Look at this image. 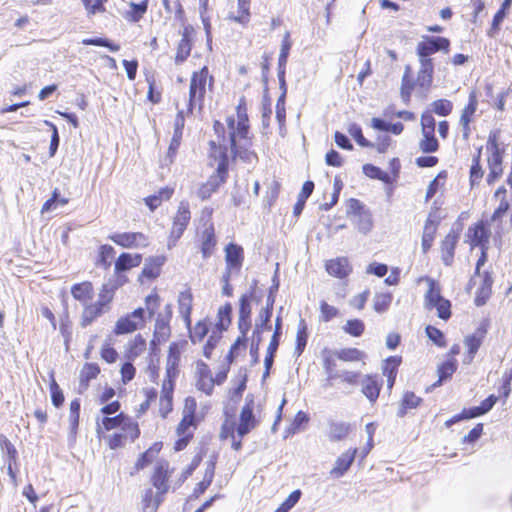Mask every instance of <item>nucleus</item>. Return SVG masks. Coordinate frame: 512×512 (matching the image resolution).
I'll list each match as a JSON object with an SVG mask.
<instances>
[{"label":"nucleus","instance_id":"39448f33","mask_svg":"<svg viewBox=\"0 0 512 512\" xmlns=\"http://www.w3.org/2000/svg\"><path fill=\"white\" fill-rule=\"evenodd\" d=\"M213 78L209 75L207 67H203L200 71L194 72L190 80L189 100L187 103V113L191 112L194 107H201L207 89L212 87Z\"/></svg>","mask_w":512,"mask_h":512},{"label":"nucleus","instance_id":"a211bd4d","mask_svg":"<svg viewBox=\"0 0 512 512\" xmlns=\"http://www.w3.org/2000/svg\"><path fill=\"white\" fill-rule=\"evenodd\" d=\"M357 449L347 450L343 452L335 461L333 468L330 471V475L333 478L342 477L350 468L354 462Z\"/></svg>","mask_w":512,"mask_h":512},{"label":"nucleus","instance_id":"412c9836","mask_svg":"<svg viewBox=\"0 0 512 512\" xmlns=\"http://www.w3.org/2000/svg\"><path fill=\"white\" fill-rule=\"evenodd\" d=\"M420 280L425 281L428 286V290L424 296V307L428 310H432L433 304L440 300H444L445 298L442 297L440 286L435 280L429 277H423Z\"/></svg>","mask_w":512,"mask_h":512},{"label":"nucleus","instance_id":"ea45409f","mask_svg":"<svg viewBox=\"0 0 512 512\" xmlns=\"http://www.w3.org/2000/svg\"><path fill=\"white\" fill-rule=\"evenodd\" d=\"M162 449V443L156 442L149 449H147L136 462L137 469H143L148 464L152 463L158 456Z\"/></svg>","mask_w":512,"mask_h":512},{"label":"nucleus","instance_id":"3c124183","mask_svg":"<svg viewBox=\"0 0 512 512\" xmlns=\"http://www.w3.org/2000/svg\"><path fill=\"white\" fill-rule=\"evenodd\" d=\"M423 138L419 142V148L424 153H433L438 150L439 144L434 133H422Z\"/></svg>","mask_w":512,"mask_h":512},{"label":"nucleus","instance_id":"338daca9","mask_svg":"<svg viewBox=\"0 0 512 512\" xmlns=\"http://www.w3.org/2000/svg\"><path fill=\"white\" fill-rule=\"evenodd\" d=\"M301 497V491H293L287 499L274 512H288L292 509Z\"/></svg>","mask_w":512,"mask_h":512},{"label":"nucleus","instance_id":"f704fd0d","mask_svg":"<svg viewBox=\"0 0 512 512\" xmlns=\"http://www.w3.org/2000/svg\"><path fill=\"white\" fill-rule=\"evenodd\" d=\"M437 228V221L433 220L431 215L426 220L424 231L422 235V251L426 253L430 247L432 246V242L434 240L435 232Z\"/></svg>","mask_w":512,"mask_h":512},{"label":"nucleus","instance_id":"f8f14e48","mask_svg":"<svg viewBox=\"0 0 512 512\" xmlns=\"http://www.w3.org/2000/svg\"><path fill=\"white\" fill-rule=\"evenodd\" d=\"M196 387L207 395L212 394L214 389V377L206 363L199 360L195 368Z\"/></svg>","mask_w":512,"mask_h":512},{"label":"nucleus","instance_id":"423d86ee","mask_svg":"<svg viewBox=\"0 0 512 512\" xmlns=\"http://www.w3.org/2000/svg\"><path fill=\"white\" fill-rule=\"evenodd\" d=\"M190 218L191 212L189 203L183 200L179 203L177 212L173 218V224L167 243L169 249L173 248L179 238L183 235L186 227L189 224Z\"/></svg>","mask_w":512,"mask_h":512},{"label":"nucleus","instance_id":"f257e3e1","mask_svg":"<svg viewBox=\"0 0 512 512\" xmlns=\"http://www.w3.org/2000/svg\"><path fill=\"white\" fill-rule=\"evenodd\" d=\"M214 131L217 134V142H210L208 154L209 164L216 167V174L210 176L206 183L198 189L197 195L202 200L208 199L227 177L228 146L234 157L252 162L256 155L250 151L251 139L249 137V125L246 108L240 103L237 107L236 116L227 118V131L222 123H214Z\"/></svg>","mask_w":512,"mask_h":512},{"label":"nucleus","instance_id":"052dcab7","mask_svg":"<svg viewBox=\"0 0 512 512\" xmlns=\"http://www.w3.org/2000/svg\"><path fill=\"white\" fill-rule=\"evenodd\" d=\"M221 333L222 332L217 331L216 329H212L211 330L209 338H208L206 344L203 347V355L206 358H210L211 357L213 349L215 348V346L217 345L218 341L221 338Z\"/></svg>","mask_w":512,"mask_h":512},{"label":"nucleus","instance_id":"774afa93","mask_svg":"<svg viewBox=\"0 0 512 512\" xmlns=\"http://www.w3.org/2000/svg\"><path fill=\"white\" fill-rule=\"evenodd\" d=\"M100 354L101 358L109 364L115 363L118 359L117 351L111 347V344L108 341L102 345Z\"/></svg>","mask_w":512,"mask_h":512},{"label":"nucleus","instance_id":"dca6fc26","mask_svg":"<svg viewBox=\"0 0 512 512\" xmlns=\"http://www.w3.org/2000/svg\"><path fill=\"white\" fill-rule=\"evenodd\" d=\"M173 391L174 382L170 380H163L159 399V413L163 418H166L173 409Z\"/></svg>","mask_w":512,"mask_h":512},{"label":"nucleus","instance_id":"ddd939ff","mask_svg":"<svg viewBox=\"0 0 512 512\" xmlns=\"http://www.w3.org/2000/svg\"><path fill=\"white\" fill-rule=\"evenodd\" d=\"M170 474L171 471L169 462L166 460L159 461L154 469L152 483L161 495H164L168 491L169 486L167 481L170 477Z\"/></svg>","mask_w":512,"mask_h":512},{"label":"nucleus","instance_id":"c03bdc74","mask_svg":"<svg viewBox=\"0 0 512 512\" xmlns=\"http://www.w3.org/2000/svg\"><path fill=\"white\" fill-rule=\"evenodd\" d=\"M456 369H457V361L455 359H450V360L442 363L437 369L439 380L434 384V386L441 385V383L444 380L450 378L453 375V373L456 371Z\"/></svg>","mask_w":512,"mask_h":512},{"label":"nucleus","instance_id":"49530a36","mask_svg":"<svg viewBox=\"0 0 512 512\" xmlns=\"http://www.w3.org/2000/svg\"><path fill=\"white\" fill-rule=\"evenodd\" d=\"M435 52L436 48L431 38H427L417 46V54L420 62L432 61L429 56Z\"/></svg>","mask_w":512,"mask_h":512},{"label":"nucleus","instance_id":"6e6d98bb","mask_svg":"<svg viewBox=\"0 0 512 512\" xmlns=\"http://www.w3.org/2000/svg\"><path fill=\"white\" fill-rule=\"evenodd\" d=\"M446 178H447V175H446V172H444V171L440 172L434 178V180L430 183V185L427 189V193H426L427 200L432 198L436 194L437 191L443 189V187L445 185Z\"/></svg>","mask_w":512,"mask_h":512},{"label":"nucleus","instance_id":"9d476101","mask_svg":"<svg viewBox=\"0 0 512 512\" xmlns=\"http://www.w3.org/2000/svg\"><path fill=\"white\" fill-rule=\"evenodd\" d=\"M198 238L203 258H208L213 254L217 244L214 225L210 220L203 223L198 232Z\"/></svg>","mask_w":512,"mask_h":512},{"label":"nucleus","instance_id":"c9c22d12","mask_svg":"<svg viewBox=\"0 0 512 512\" xmlns=\"http://www.w3.org/2000/svg\"><path fill=\"white\" fill-rule=\"evenodd\" d=\"M212 329H215L212 322L206 319L198 321L193 329H190L191 341L193 343L201 342L208 333H211Z\"/></svg>","mask_w":512,"mask_h":512},{"label":"nucleus","instance_id":"b1692460","mask_svg":"<svg viewBox=\"0 0 512 512\" xmlns=\"http://www.w3.org/2000/svg\"><path fill=\"white\" fill-rule=\"evenodd\" d=\"M494 200L497 203V206L491 216V222L493 223L501 219L509 209L510 203L507 199L506 189L499 187L494 193Z\"/></svg>","mask_w":512,"mask_h":512},{"label":"nucleus","instance_id":"a19ab883","mask_svg":"<svg viewBox=\"0 0 512 512\" xmlns=\"http://www.w3.org/2000/svg\"><path fill=\"white\" fill-rule=\"evenodd\" d=\"M362 392L371 402H375L378 398L380 387L372 376H365L363 378Z\"/></svg>","mask_w":512,"mask_h":512},{"label":"nucleus","instance_id":"4468645a","mask_svg":"<svg viewBox=\"0 0 512 512\" xmlns=\"http://www.w3.org/2000/svg\"><path fill=\"white\" fill-rule=\"evenodd\" d=\"M251 323L249 318H240L238 319V329L241 335L236 339L235 343L231 346L229 354L227 355V360L229 363L233 361L237 355L244 351L246 348V335L250 329Z\"/></svg>","mask_w":512,"mask_h":512},{"label":"nucleus","instance_id":"58836bf2","mask_svg":"<svg viewBox=\"0 0 512 512\" xmlns=\"http://www.w3.org/2000/svg\"><path fill=\"white\" fill-rule=\"evenodd\" d=\"M230 18L240 24H247L250 20V0H237V11L232 12Z\"/></svg>","mask_w":512,"mask_h":512},{"label":"nucleus","instance_id":"7ed1b4c3","mask_svg":"<svg viewBox=\"0 0 512 512\" xmlns=\"http://www.w3.org/2000/svg\"><path fill=\"white\" fill-rule=\"evenodd\" d=\"M115 288L110 284H104L95 302L86 303L81 315L80 324L86 327L92 324L98 317L110 310L113 301Z\"/></svg>","mask_w":512,"mask_h":512},{"label":"nucleus","instance_id":"f3484780","mask_svg":"<svg viewBox=\"0 0 512 512\" xmlns=\"http://www.w3.org/2000/svg\"><path fill=\"white\" fill-rule=\"evenodd\" d=\"M478 100L476 93L473 91L469 95L468 105L463 109L460 117V125L463 128V137L467 139L470 135V123L473 120L474 114L477 110Z\"/></svg>","mask_w":512,"mask_h":512},{"label":"nucleus","instance_id":"6ab92c4d","mask_svg":"<svg viewBox=\"0 0 512 512\" xmlns=\"http://www.w3.org/2000/svg\"><path fill=\"white\" fill-rule=\"evenodd\" d=\"M326 271L329 275L337 278H345L351 271V265L346 257H337L330 259L325 264Z\"/></svg>","mask_w":512,"mask_h":512},{"label":"nucleus","instance_id":"de8ad7c7","mask_svg":"<svg viewBox=\"0 0 512 512\" xmlns=\"http://www.w3.org/2000/svg\"><path fill=\"white\" fill-rule=\"evenodd\" d=\"M392 302L391 293H376L373 298V308L377 313H384Z\"/></svg>","mask_w":512,"mask_h":512},{"label":"nucleus","instance_id":"bf43d9fd","mask_svg":"<svg viewBox=\"0 0 512 512\" xmlns=\"http://www.w3.org/2000/svg\"><path fill=\"white\" fill-rule=\"evenodd\" d=\"M363 173L370 178L379 179L384 182H388L390 179L386 172H383L381 169L372 164H365L363 166Z\"/></svg>","mask_w":512,"mask_h":512},{"label":"nucleus","instance_id":"a18cd8bd","mask_svg":"<svg viewBox=\"0 0 512 512\" xmlns=\"http://www.w3.org/2000/svg\"><path fill=\"white\" fill-rule=\"evenodd\" d=\"M481 338L477 337L476 335H470L465 338L464 344L467 348V355L464 358V363L469 364L474 358V355L478 351L480 345H481Z\"/></svg>","mask_w":512,"mask_h":512},{"label":"nucleus","instance_id":"20e7f679","mask_svg":"<svg viewBox=\"0 0 512 512\" xmlns=\"http://www.w3.org/2000/svg\"><path fill=\"white\" fill-rule=\"evenodd\" d=\"M96 430L98 434L104 433L106 431L120 429L121 431H126L128 435H130V440L134 441L138 438L140 434V430L138 424L132 420L130 417L124 415L123 413L117 414L115 416H97L96 417Z\"/></svg>","mask_w":512,"mask_h":512},{"label":"nucleus","instance_id":"8fccbe9b","mask_svg":"<svg viewBox=\"0 0 512 512\" xmlns=\"http://www.w3.org/2000/svg\"><path fill=\"white\" fill-rule=\"evenodd\" d=\"M163 495L159 494L157 491L156 495H154V492L152 489L146 490L142 502L143 506L146 509H151V512H156L158 506L162 502Z\"/></svg>","mask_w":512,"mask_h":512},{"label":"nucleus","instance_id":"c756f323","mask_svg":"<svg viewBox=\"0 0 512 512\" xmlns=\"http://www.w3.org/2000/svg\"><path fill=\"white\" fill-rule=\"evenodd\" d=\"M141 260L140 254L122 253L115 262V272L119 273L137 267Z\"/></svg>","mask_w":512,"mask_h":512},{"label":"nucleus","instance_id":"5fc2aeb1","mask_svg":"<svg viewBox=\"0 0 512 512\" xmlns=\"http://www.w3.org/2000/svg\"><path fill=\"white\" fill-rule=\"evenodd\" d=\"M50 393L53 405L57 408L60 407L64 402V395L54 378L53 372L50 373Z\"/></svg>","mask_w":512,"mask_h":512},{"label":"nucleus","instance_id":"6e6552de","mask_svg":"<svg viewBox=\"0 0 512 512\" xmlns=\"http://www.w3.org/2000/svg\"><path fill=\"white\" fill-rule=\"evenodd\" d=\"M144 312L143 308H137L133 312L120 317L115 323L114 333L116 335H124L144 328Z\"/></svg>","mask_w":512,"mask_h":512},{"label":"nucleus","instance_id":"603ef678","mask_svg":"<svg viewBox=\"0 0 512 512\" xmlns=\"http://www.w3.org/2000/svg\"><path fill=\"white\" fill-rule=\"evenodd\" d=\"M307 327L304 320H301L298 325L296 336L295 354L300 356L307 343Z\"/></svg>","mask_w":512,"mask_h":512},{"label":"nucleus","instance_id":"5701e85b","mask_svg":"<svg viewBox=\"0 0 512 512\" xmlns=\"http://www.w3.org/2000/svg\"><path fill=\"white\" fill-rule=\"evenodd\" d=\"M350 430V424L346 422L331 421L327 425L326 436L329 441L338 442L345 439Z\"/></svg>","mask_w":512,"mask_h":512},{"label":"nucleus","instance_id":"09e8293b","mask_svg":"<svg viewBox=\"0 0 512 512\" xmlns=\"http://www.w3.org/2000/svg\"><path fill=\"white\" fill-rule=\"evenodd\" d=\"M497 397L495 395H490L487 399H485L480 406L472 407L469 410V416L472 418L478 417L490 411L493 406L497 402Z\"/></svg>","mask_w":512,"mask_h":512},{"label":"nucleus","instance_id":"13d9d810","mask_svg":"<svg viewBox=\"0 0 512 512\" xmlns=\"http://www.w3.org/2000/svg\"><path fill=\"white\" fill-rule=\"evenodd\" d=\"M130 440V435L126 431L114 433L108 437V445L111 449H117L123 447L127 440Z\"/></svg>","mask_w":512,"mask_h":512},{"label":"nucleus","instance_id":"a878e982","mask_svg":"<svg viewBox=\"0 0 512 512\" xmlns=\"http://www.w3.org/2000/svg\"><path fill=\"white\" fill-rule=\"evenodd\" d=\"M458 234L454 231L449 232L441 243L442 260L449 265L454 256V249L458 242Z\"/></svg>","mask_w":512,"mask_h":512},{"label":"nucleus","instance_id":"4c0bfd02","mask_svg":"<svg viewBox=\"0 0 512 512\" xmlns=\"http://www.w3.org/2000/svg\"><path fill=\"white\" fill-rule=\"evenodd\" d=\"M231 311L232 307L230 304H225L218 309L217 319L215 323H212L217 331L223 332L227 330L231 323Z\"/></svg>","mask_w":512,"mask_h":512},{"label":"nucleus","instance_id":"e433bc0d","mask_svg":"<svg viewBox=\"0 0 512 512\" xmlns=\"http://www.w3.org/2000/svg\"><path fill=\"white\" fill-rule=\"evenodd\" d=\"M432 61L420 62V69L417 75V83L423 88H429L433 79Z\"/></svg>","mask_w":512,"mask_h":512},{"label":"nucleus","instance_id":"4d7b16f0","mask_svg":"<svg viewBox=\"0 0 512 512\" xmlns=\"http://www.w3.org/2000/svg\"><path fill=\"white\" fill-rule=\"evenodd\" d=\"M364 328V323L359 319L348 320L343 326V330L354 337L361 336L364 332Z\"/></svg>","mask_w":512,"mask_h":512},{"label":"nucleus","instance_id":"473e14b6","mask_svg":"<svg viewBox=\"0 0 512 512\" xmlns=\"http://www.w3.org/2000/svg\"><path fill=\"white\" fill-rule=\"evenodd\" d=\"M130 10L123 14V17L129 22L140 21L148 9V0H143L141 3H129Z\"/></svg>","mask_w":512,"mask_h":512},{"label":"nucleus","instance_id":"bb28decb","mask_svg":"<svg viewBox=\"0 0 512 512\" xmlns=\"http://www.w3.org/2000/svg\"><path fill=\"white\" fill-rule=\"evenodd\" d=\"M191 33H192V30L190 28H188V27L184 28L182 38H181L180 42L178 43L176 57H175V62L177 64H181L182 62H184L190 54L191 47H192Z\"/></svg>","mask_w":512,"mask_h":512},{"label":"nucleus","instance_id":"4be33fe9","mask_svg":"<svg viewBox=\"0 0 512 512\" xmlns=\"http://www.w3.org/2000/svg\"><path fill=\"white\" fill-rule=\"evenodd\" d=\"M165 262L166 257L164 255L147 258L142 269L141 277H146L148 279L157 278L160 275L161 268Z\"/></svg>","mask_w":512,"mask_h":512},{"label":"nucleus","instance_id":"680f3d73","mask_svg":"<svg viewBox=\"0 0 512 512\" xmlns=\"http://www.w3.org/2000/svg\"><path fill=\"white\" fill-rule=\"evenodd\" d=\"M363 356V352L356 348L343 349L337 353V357L339 359L349 362L360 361L362 360Z\"/></svg>","mask_w":512,"mask_h":512},{"label":"nucleus","instance_id":"f03ea898","mask_svg":"<svg viewBox=\"0 0 512 512\" xmlns=\"http://www.w3.org/2000/svg\"><path fill=\"white\" fill-rule=\"evenodd\" d=\"M257 408L253 395H247L238 423L233 418L224 420L219 436L222 440H229L235 451L241 449L243 437L259 425L255 414Z\"/></svg>","mask_w":512,"mask_h":512},{"label":"nucleus","instance_id":"2eb2a0df","mask_svg":"<svg viewBox=\"0 0 512 512\" xmlns=\"http://www.w3.org/2000/svg\"><path fill=\"white\" fill-rule=\"evenodd\" d=\"M272 312L269 309H261L255 323V329L252 336L251 350L257 351L259 349V345L261 342L260 334L264 330H270L271 326L269 325L270 318Z\"/></svg>","mask_w":512,"mask_h":512},{"label":"nucleus","instance_id":"0e129e2a","mask_svg":"<svg viewBox=\"0 0 512 512\" xmlns=\"http://www.w3.org/2000/svg\"><path fill=\"white\" fill-rule=\"evenodd\" d=\"M308 421H309V417L305 412H303V411L297 412L292 424L286 431L287 435H293V434L297 433L301 429V426L306 424Z\"/></svg>","mask_w":512,"mask_h":512},{"label":"nucleus","instance_id":"aec40b11","mask_svg":"<svg viewBox=\"0 0 512 512\" xmlns=\"http://www.w3.org/2000/svg\"><path fill=\"white\" fill-rule=\"evenodd\" d=\"M490 237V231L481 222L473 227H469L466 238L471 246H480L485 248V244L488 242Z\"/></svg>","mask_w":512,"mask_h":512},{"label":"nucleus","instance_id":"1a4fd4ad","mask_svg":"<svg viewBox=\"0 0 512 512\" xmlns=\"http://www.w3.org/2000/svg\"><path fill=\"white\" fill-rule=\"evenodd\" d=\"M187 346V341L182 340L178 342H172L169 345L168 356L166 360V376L164 380H174L178 376V366L182 352Z\"/></svg>","mask_w":512,"mask_h":512},{"label":"nucleus","instance_id":"2f4dec72","mask_svg":"<svg viewBox=\"0 0 512 512\" xmlns=\"http://www.w3.org/2000/svg\"><path fill=\"white\" fill-rule=\"evenodd\" d=\"M71 294L75 300L85 305L93 297L92 284L90 282L75 284L71 288Z\"/></svg>","mask_w":512,"mask_h":512},{"label":"nucleus","instance_id":"9b49d317","mask_svg":"<svg viewBox=\"0 0 512 512\" xmlns=\"http://www.w3.org/2000/svg\"><path fill=\"white\" fill-rule=\"evenodd\" d=\"M109 239L123 248H142L148 245V238L141 232L114 233Z\"/></svg>","mask_w":512,"mask_h":512},{"label":"nucleus","instance_id":"c85d7f7f","mask_svg":"<svg viewBox=\"0 0 512 512\" xmlns=\"http://www.w3.org/2000/svg\"><path fill=\"white\" fill-rule=\"evenodd\" d=\"M176 106L178 108V113H177L175 121H174V135L172 137L171 144L169 147V153H174L176 148L179 146L181 135H182V130L184 128V122H185L184 109L179 108L178 102H176Z\"/></svg>","mask_w":512,"mask_h":512},{"label":"nucleus","instance_id":"393cba45","mask_svg":"<svg viewBox=\"0 0 512 512\" xmlns=\"http://www.w3.org/2000/svg\"><path fill=\"white\" fill-rule=\"evenodd\" d=\"M225 259L228 271L239 269L243 262V249L235 244H229L225 248Z\"/></svg>","mask_w":512,"mask_h":512},{"label":"nucleus","instance_id":"37998d69","mask_svg":"<svg viewBox=\"0 0 512 512\" xmlns=\"http://www.w3.org/2000/svg\"><path fill=\"white\" fill-rule=\"evenodd\" d=\"M352 223L357 227L358 231L367 234L373 227L371 214L368 210L363 211L361 214L351 219Z\"/></svg>","mask_w":512,"mask_h":512},{"label":"nucleus","instance_id":"864d4df0","mask_svg":"<svg viewBox=\"0 0 512 512\" xmlns=\"http://www.w3.org/2000/svg\"><path fill=\"white\" fill-rule=\"evenodd\" d=\"M196 425V420L187 418V416H182V419L177 426L176 434L192 437L193 431L196 429Z\"/></svg>","mask_w":512,"mask_h":512},{"label":"nucleus","instance_id":"0eeeda50","mask_svg":"<svg viewBox=\"0 0 512 512\" xmlns=\"http://www.w3.org/2000/svg\"><path fill=\"white\" fill-rule=\"evenodd\" d=\"M486 149L490 153L488 157L490 172L487 180L489 183H492L502 174V151L499 147L497 135L495 133L489 135Z\"/></svg>","mask_w":512,"mask_h":512},{"label":"nucleus","instance_id":"e2e57ef3","mask_svg":"<svg viewBox=\"0 0 512 512\" xmlns=\"http://www.w3.org/2000/svg\"><path fill=\"white\" fill-rule=\"evenodd\" d=\"M154 336L158 341H166L168 339L170 336V327L167 321L163 319L156 320Z\"/></svg>","mask_w":512,"mask_h":512},{"label":"nucleus","instance_id":"79ce46f5","mask_svg":"<svg viewBox=\"0 0 512 512\" xmlns=\"http://www.w3.org/2000/svg\"><path fill=\"white\" fill-rule=\"evenodd\" d=\"M145 349L146 341L138 335L128 342L126 356L129 360H134L140 356Z\"/></svg>","mask_w":512,"mask_h":512},{"label":"nucleus","instance_id":"7c9ffc66","mask_svg":"<svg viewBox=\"0 0 512 512\" xmlns=\"http://www.w3.org/2000/svg\"><path fill=\"white\" fill-rule=\"evenodd\" d=\"M492 278L487 273L481 275V278L477 280L476 283H472L473 285H478V290L476 293L475 302L478 306L483 305L485 300L488 298L491 286H492Z\"/></svg>","mask_w":512,"mask_h":512},{"label":"nucleus","instance_id":"69168bd1","mask_svg":"<svg viewBox=\"0 0 512 512\" xmlns=\"http://www.w3.org/2000/svg\"><path fill=\"white\" fill-rule=\"evenodd\" d=\"M432 110L434 113L440 116H447L452 111V103L446 99H439L434 101L432 104Z\"/></svg>","mask_w":512,"mask_h":512},{"label":"nucleus","instance_id":"cd10ccee","mask_svg":"<svg viewBox=\"0 0 512 512\" xmlns=\"http://www.w3.org/2000/svg\"><path fill=\"white\" fill-rule=\"evenodd\" d=\"M192 300V294L189 291H182L178 296L179 313L189 329L191 325Z\"/></svg>","mask_w":512,"mask_h":512},{"label":"nucleus","instance_id":"72a5a7b5","mask_svg":"<svg viewBox=\"0 0 512 512\" xmlns=\"http://www.w3.org/2000/svg\"><path fill=\"white\" fill-rule=\"evenodd\" d=\"M173 192L174 190L170 187L161 188L156 194L146 197L145 204L151 211H154L163 201L169 200L172 197Z\"/></svg>","mask_w":512,"mask_h":512}]
</instances>
